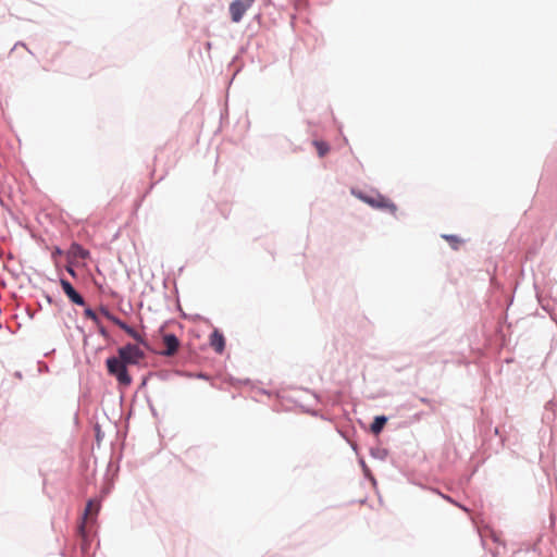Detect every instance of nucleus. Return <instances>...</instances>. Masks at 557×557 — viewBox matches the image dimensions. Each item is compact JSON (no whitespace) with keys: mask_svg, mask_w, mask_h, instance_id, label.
Returning a JSON list of instances; mask_svg holds the SVG:
<instances>
[{"mask_svg":"<svg viewBox=\"0 0 557 557\" xmlns=\"http://www.w3.org/2000/svg\"><path fill=\"white\" fill-rule=\"evenodd\" d=\"M250 7L242 0L232 1L228 8L232 22L239 23Z\"/></svg>","mask_w":557,"mask_h":557,"instance_id":"6","label":"nucleus"},{"mask_svg":"<svg viewBox=\"0 0 557 557\" xmlns=\"http://www.w3.org/2000/svg\"><path fill=\"white\" fill-rule=\"evenodd\" d=\"M128 336H131L138 345L144 346L147 349H150V345L146 337L141 335L138 331H136L133 326L129 324H125L122 329Z\"/></svg>","mask_w":557,"mask_h":557,"instance_id":"8","label":"nucleus"},{"mask_svg":"<svg viewBox=\"0 0 557 557\" xmlns=\"http://www.w3.org/2000/svg\"><path fill=\"white\" fill-rule=\"evenodd\" d=\"M370 453L372 457L381 460L385 459L387 456V450L384 448H372Z\"/></svg>","mask_w":557,"mask_h":557,"instance_id":"16","label":"nucleus"},{"mask_svg":"<svg viewBox=\"0 0 557 557\" xmlns=\"http://www.w3.org/2000/svg\"><path fill=\"white\" fill-rule=\"evenodd\" d=\"M45 298H46V300H47V302H48V304H52V302H53V298H52V296H50L49 294H46V295H45Z\"/></svg>","mask_w":557,"mask_h":557,"instance_id":"25","label":"nucleus"},{"mask_svg":"<svg viewBox=\"0 0 557 557\" xmlns=\"http://www.w3.org/2000/svg\"><path fill=\"white\" fill-rule=\"evenodd\" d=\"M69 257L86 259L89 257V251L78 243H72L69 249Z\"/></svg>","mask_w":557,"mask_h":557,"instance_id":"11","label":"nucleus"},{"mask_svg":"<svg viewBox=\"0 0 557 557\" xmlns=\"http://www.w3.org/2000/svg\"><path fill=\"white\" fill-rule=\"evenodd\" d=\"M359 463L360 466L362 467V470L364 472V475L369 479H371L372 481H374V478L372 476L371 472H370V469L368 468V466L366 465L364 460L363 459H360L359 460Z\"/></svg>","mask_w":557,"mask_h":557,"instance_id":"18","label":"nucleus"},{"mask_svg":"<svg viewBox=\"0 0 557 557\" xmlns=\"http://www.w3.org/2000/svg\"><path fill=\"white\" fill-rule=\"evenodd\" d=\"M59 282H60V285H61L64 294L67 296V298L74 305H77V306L86 305L85 298L74 288V286L72 285V283L69 280L61 276Z\"/></svg>","mask_w":557,"mask_h":557,"instance_id":"4","label":"nucleus"},{"mask_svg":"<svg viewBox=\"0 0 557 557\" xmlns=\"http://www.w3.org/2000/svg\"><path fill=\"white\" fill-rule=\"evenodd\" d=\"M78 535L81 537V552L83 555H87L90 549L91 540L86 531L84 522L78 527Z\"/></svg>","mask_w":557,"mask_h":557,"instance_id":"9","label":"nucleus"},{"mask_svg":"<svg viewBox=\"0 0 557 557\" xmlns=\"http://www.w3.org/2000/svg\"><path fill=\"white\" fill-rule=\"evenodd\" d=\"M84 314L87 319H90L96 325H100V319L92 308H85Z\"/></svg>","mask_w":557,"mask_h":557,"instance_id":"14","label":"nucleus"},{"mask_svg":"<svg viewBox=\"0 0 557 557\" xmlns=\"http://www.w3.org/2000/svg\"><path fill=\"white\" fill-rule=\"evenodd\" d=\"M387 421H388V418L384 414L375 416L373 421L370 424V431L374 435H379L383 431Z\"/></svg>","mask_w":557,"mask_h":557,"instance_id":"10","label":"nucleus"},{"mask_svg":"<svg viewBox=\"0 0 557 557\" xmlns=\"http://www.w3.org/2000/svg\"><path fill=\"white\" fill-rule=\"evenodd\" d=\"M210 345L216 354H222L225 350V337L218 329L210 334Z\"/></svg>","mask_w":557,"mask_h":557,"instance_id":"7","label":"nucleus"},{"mask_svg":"<svg viewBox=\"0 0 557 557\" xmlns=\"http://www.w3.org/2000/svg\"><path fill=\"white\" fill-rule=\"evenodd\" d=\"M117 356L128 366H136L145 358V352L138 345L127 343L126 345L117 348Z\"/></svg>","mask_w":557,"mask_h":557,"instance_id":"3","label":"nucleus"},{"mask_svg":"<svg viewBox=\"0 0 557 557\" xmlns=\"http://www.w3.org/2000/svg\"><path fill=\"white\" fill-rule=\"evenodd\" d=\"M351 194L374 209L388 210L392 214H395L397 211V206L380 193L371 194L361 189L352 188Z\"/></svg>","mask_w":557,"mask_h":557,"instance_id":"1","label":"nucleus"},{"mask_svg":"<svg viewBox=\"0 0 557 557\" xmlns=\"http://www.w3.org/2000/svg\"><path fill=\"white\" fill-rule=\"evenodd\" d=\"M307 412H309V410H307ZM310 413H311L312 416H317V413H315L314 411H310Z\"/></svg>","mask_w":557,"mask_h":557,"instance_id":"30","label":"nucleus"},{"mask_svg":"<svg viewBox=\"0 0 557 557\" xmlns=\"http://www.w3.org/2000/svg\"><path fill=\"white\" fill-rule=\"evenodd\" d=\"M149 407L151 409V412L156 416V409L153 408V406L149 403Z\"/></svg>","mask_w":557,"mask_h":557,"instance_id":"27","label":"nucleus"},{"mask_svg":"<svg viewBox=\"0 0 557 557\" xmlns=\"http://www.w3.org/2000/svg\"><path fill=\"white\" fill-rule=\"evenodd\" d=\"M99 508H100L99 504L95 503L92 499H89L87 502V506H86L85 512L83 515V519H86L87 515L91 513L92 511L98 512Z\"/></svg>","mask_w":557,"mask_h":557,"instance_id":"15","label":"nucleus"},{"mask_svg":"<svg viewBox=\"0 0 557 557\" xmlns=\"http://www.w3.org/2000/svg\"><path fill=\"white\" fill-rule=\"evenodd\" d=\"M108 320L110 322H112L113 324H115L116 326H119L121 330L124 327V325L126 324L125 321L121 320L117 315L115 314H111Z\"/></svg>","mask_w":557,"mask_h":557,"instance_id":"17","label":"nucleus"},{"mask_svg":"<svg viewBox=\"0 0 557 557\" xmlns=\"http://www.w3.org/2000/svg\"><path fill=\"white\" fill-rule=\"evenodd\" d=\"M62 255H63V250H62L59 246H55V247L53 248V251H52V253H51V257H52V259H55L57 257H60V256H62Z\"/></svg>","mask_w":557,"mask_h":557,"instance_id":"22","label":"nucleus"},{"mask_svg":"<svg viewBox=\"0 0 557 557\" xmlns=\"http://www.w3.org/2000/svg\"><path fill=\"white\" fill-rule=\"evenodd\" d=\"M206 47H207V49H208V50H209V49H211V42H210V41H207V42H206Z\"/></svg>","mask_w":557,"mask_h":557,"instance_id":"28","label":"nucleus"},{"mask_svg":"<svg viewBox=\"0 0 557 557\" xmlns=\"http://www.w3.org/2000/svg\"><path fill=\"white\" fill-rule=\"evenodd\" d=\"M98 326V332L99 334L106 338V339H110V333L108 332V330L102 325V323L100 322V325H97Z\"/></svg>","mask_w":557,"mask_h":557,"instance_id":"19","label":"nucleus"},{"mask_svg":"<svg viewBox=\"0 0 557 557\" xmlns=\"http://www.w3.org/2000/svg\"><path fill=\"white\" fill-rule=\"evenodd\" d=\"M195 376L197 379H201V380H208L209 379V375L203 373V372L197 373Z\"/></svg>","mask_w":557,"mask_h":557,"instance_id":"24","label":"nucleus"},{"mask_svg":"<svg viewBox=\"0 0 557 557\" xmlns=\"http://www.w3.org/2000/svg\"><path fill=\"white\" fill-rule=\"evenodd\" d=\"M127 366L128 364L119 356H110L106 359L108 373L123 386H128L132 383V376L128 373Z\"/></svg>","mask_w":557,"mask_h":557,"instance_id":"2","label":"nucleus"},{"mask_svg":"<svg viewBox=\"0 0 557 557\" xmlns=\"http://www.w3.org/2000/svg\"><path fill=\"white\" fill-rule=\"evenodd\" d=\"M17 47H24L30 54H33V52L26 47V45L23 42V41H17L14 47L12 48L11 52L16 49Z\"/></svg>","mask_w":557,"mask_h":557,"instance_id":"23","label":"nucleus"},{"mask_svg":"<svg viewBox=\"0 0 557 557\" xmlns=\"http://www.w3.org/2000/svg\"><path fill=\"white\" fill-rule=\"evenodd\" d=\"M444 498H446L447 500L451 502L450 497L449 496H444L442 495Z\"/></svg>","mask_w":557,"mask_h":557,"instance_id":"29","label":"nucleus"},{"mask_svg":"<svg viewBox=\"0 0 557 557\" xmlns=\"http://www.w3.org/2000/svg\"><path fill=\"white\" fill-rule=\"evenodd\" d=\"M65 270L72 277L75 278L77 276V273L71 261H69V264L65 267Z\"/></svg>","mask_w":557,"mask_h":557,"instance_id":"20","label":"nucleus"},{"mask_svg":"<svg viewBox=\"0 0 557 557\" xmlns=\"http://www.w3.org/2000/svg\"><path fill=\"white\" fill-rule=\"evenodd\" d=\"M312 144L317 148L318 154L321 158L324 157L329 152V150H330V146L325 141L313 140Z\"/></svg>","mask_w":557,"mask_h":557,"instance_id":"12","label":"nucleus"},{"mask_svg":"<svg viewBox=\"0 0 557 557\" xmlns=\"http://www.w3.org/2000/svg\"><path fill=\"white\" fill-rule=\"evenodd\" d=\"M99 311H100V313H101L104 318H107V319L112 314V312H111V311L109 310V308H108V307H106V306H100Z\"/></svg>","mask_w":557,"mask_h":557,"instance_id":"21","label":"nucleus"},{"mask_svg":"<svg viewBox=\"0 0 557 557\" xmlns=\"http://www.w3.org/2000/svg\"><path fill=\"white\" fill-rule=\"evenodd\" d=\"M14 375H15V377H17V379H22V372H20V371H16V372L14 373Z\"/></svg>","mask_w":557,"mask_h":557,"instance_id":"26","label":"nucleus"},{"mask_svg":"<svg viewBox=\"0 0 557 557\" xmlns=\"http://www.w3.org/2000/svg\"><path fill=\"white\" fill-rule=\"evenodd\" d=\"M442 238L449 242L451 245V248L455 250L458 249V245L461 243V239L457 235H454V234H443Z\"/></svg>","mask_w":557,"mask_h":557,"instance_id":"13","label":"nucleus"},{"mask_svg":"<svg viewBox=\"0 0 557 557\" xmlns=\"http://www.w3.org/2000/svg\"><path fill=\"white\" fill-rule=\"evenodd\" d=\"M163 344H164L165 348L163 350L159 351V355L163 356V357L174 356L181 346V342L174 333L164 334L163 335Z\"/></svg>","mask_w":557,"mask_h":557,"instance_id":"5","label":"nucleus"}]
</instances>
